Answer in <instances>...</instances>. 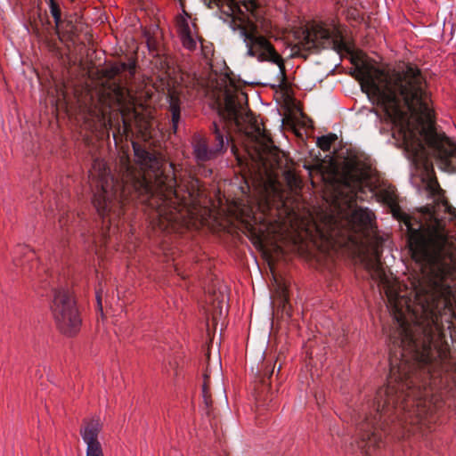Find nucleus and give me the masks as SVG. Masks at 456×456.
<instances>
[{
    "label": "nucleus",
    "mask_w": 456,
    "mask_h": 456,
    "mask_svg": "<svg viewBox=\"0 0 456 456\" xmlns=\"http://www.w3.org/2000/svg\"><path fill=\"white\" fill-rule=\"evenodd\" d=\"M430 189L435 205L399 218L406 227L412 258L423 273L438 280L412 282L410 292L383 267L381 242L374 236V216L368 208L329 215L322 226H317L330 244L357 251L371 279L385 292L395 321L387 383L372 403L362 405L353 416L356 433H428L443 399L440 390L450 369L443 322L449 328L456 320L454 290L443 279L456 265V238L440 216L452 215V207L437 184H430Z\"/></svg>",
    "instance_id": "f257e3e1"
},
{
    "label": "nucleus",
    "mask_w": 456,
    "mask_h": 456,
    "mask_svg": "<svg viewBox=\"0 0 456 456\" xmlns=\"http://www.w3.org/2000/svg\"><path fill=\"white\" fill-rule=\"evenodd\" d=\"M135 163L127 155L120 157V180L110 174L106 163L95 159L90 170L95 186L93 203L102 219L108 236L115 234L123 214L125 201L139 198L151 208L153 224L167 232H176L188 224L199 204L200 194L198 179L188 176L179 183L160 170V160L139 143L132 142Z\"/></svg>",
    "instance_id": "f03ea898"
},
{
    "label": "nucleus",
    "mask_w": 456,
    "mask_h": 456,
    "mask_svg": "<svg viewBox=\"0 0 456 456\" xmlns=\"http://www.w3.org/2000/svg\"><path fill=\"white\" fill-rule=\"evenodd\" d=\"M362 90L384 111L393 136L416 165L428 170L431 162L444 171H456V144L436 130L429 94L420 70L407 64L393 72L372 65L358 69Z\"/></svg>",
    "instance_id": "7ed1b4c3"
},
{
    "label": "nucleus",
    "mask_w": 456,
    "mask_h": 456,
    "mask_svg": "<svg viewBox=\"0 0 456 456\" xmlns=\"http://www.w3.org/2000/svg\"><path fill=\"white\" fill-rule=\"evenodd\" d=\"M201 55L208 66L209 71L206 76L194 75L191 84L199 95L208 97L216 104L220 113L238 126L244 122H249L246 134L261 149L268 147L270 138L265 130L248 114L247 95L235 80L227 72L218 74L213 69L211 57L214 54L213 45L200 40Z\"/></svg>",
    "instance_id": "20e7f679"
},
{
    "label": "nucleus",
    "mask_w": 456,
    "mask_h": 456,
    "mask_svg": "<svg viewBox=\"0 0 456 456\" xmlns=\"http://www.w3.org/2000/svg\"><path fill=\"white\" fill-rule=\"evenodd\" d=\"M208 8L216 7L220 18L230 24L243 39L246 55L259 62H269L279 68L281 77L285 75L284 61L266 35L260 29L261 7L256 0H201Z\"/></svg>",
    "instance_id": "39448f33"
},
{
    "label": "nucleus",
    "mask_w": 456,
    "mask_h": 456,
    "mask_svg": "<svg viewBox=\"0 0 456 456\" xmlns=\"http://www.w3.org/2000/svg\"><path fill=\"white\" fill-rule=\"evenodd\" d=\"M306 50L331 48L337 52L349 51L339 27L332 22H314L304 31L300 42Z\"/></svg>",
    "instance_id": "423d86ee"
},
{
    "label": "nucleus",
    "mask_w": 456,
    "mask_h": 456,
    "mask_svg": "<svg viewBox=\"0 0 456 456\" xmlns=\"http://www.w3.org/2000/svg\"><path fill=\"white\" fill-rule=\"evenodd\" d=\"M51 309L55 322L62 333L72 336L79 330L81 319L73 297L68 289L55 290Z\"/></svg>",
    "instance_id": "0eeeda50"
},
{
    "label": "nucleus",
    "mask_w": 456,
    "mask_h": 456,
    "mask_svg": "<svg viewBox=\"0 0 456 456\" xmlns=\"http://www.w3.org/2000/svg\"><path fill=\"white\" fill-rule=\"evenodd\" d=\"M343 185L350 193L349 200L362 199L365 188H370L368 170L358 165H349L342 176Z\"/></svg>",
    "instance_id": "6e6552de"
},
{
    "label": "nucleus",
    "mask_w": 456,
    "mask_h": 456,
    "mask_svg": "<svg viewBox=\"0 0 456 456\" xmlns=\"http://www.w3.org/2000/svg\"><path fill=\"white\" fill-rule=\"evenodd\" d=\"M212 132L215 135L216 143L211 149L208 148L205 137L198 134L193 138V151L199 162H205L216 158L225 147L224 132L216 122L213 123Z\"/></svg>",
    "instance_id": "1a4fd4ad"
},
{
    "label": "nucleus",
    "mask_w": 456,
    "mask_h": 456,
    "mask_svg": "<svg viewBox=\"0 0 456 456\" xmlns=\"http://www.w3.org/2000/svg\"><path fill=\"white\" fill-rule=\"evenodd\" d=\"M102 428V423L99 418L86 420L81 427L80 435L86 444V456H103L102 444L98 439Z\"/></svg>",
    "instance_id": "9d476101"
},
{
    "label": "nucleus",
    "mask_w": 456,
    "mask_h": 456,
    "mask_svg": "<svg viewBox=\"0 0 456 456\" xmlns=\"http://www.w3.org/2000/svg\"><path fill=\"white\" fill-rule=\"evenodd\" d=\"M177 28L183 47L189 51L195 50L200 40L196 24L185 12L177 18Z\"/></svg>",
    "instance_id": "9b49d317"
},
{
    "label": "nucleus",
    "mask_w": 456,
    "mask_h": 456,
    "mask_svg": "<svg viewBox=\"0 0 456 456\" xmlns=\"http://www.w3.org/2000/svg\"><path fill=\"white\" fill-rule=\"evenodd\" d=\"M135 72L134 61L115 62L105 69V75L109 79L117 80L119 84H126Z\"/></svg>",
    "instance_id": "f8f14e48"
},
{
    "label": "nucleus",
    "mask_w": 456,
    "mask_h": 456,
    "mask_svg": "<svg viewBox=\"0 0 456 456\" xmlns=\"http://www.w3.org/2000/svg\"><path fill=\"white\" fill-rule=\"evenodd\" d=\"M169 111L171 113V123L174 133L177 131L178 124L181 119V100L176 91L172 90L168 93Z\"/></svg>",
    "instance_id": "ddd939ff"
},
{
    "label": "nucleus",
    "mask_w": 456,
    "mask_h": 456,
    "mask_svg": "<svg viewBox=\"0 0 456 456\" xmlns=\"http://www.w3.org/2000/svg\"><path fill=\"white\" fill-rule=\"evenodd\" d=\"M110 106L104 105L100 110L94 111V117L97 121V126L102 130V134H107L109 136V130L112 128L113 123L111 117H108L109 109Z\"/></svg>",
    "instance_id": "4468645a"
},
{
    "label": "nucleus",
    "mask_w": 456,
    "mask_h": 456,
    "mask_svg": "<svg viewBox=\"0 0 456 456\" xmlns=\"http://www.w3.org/2000/svg\"><path fill=\"white\" fill-rule=\"evenodd\" d=\"M121 118H122L123 125L122 126L118 125L117 130L113 132V138L115 140L116 143L118 142V136L127 137L129 135V134L133 133L132 123L130 121H128L127 118L124 115L121 116Z\"/></svg>",
    "instance_id": "2eb2a0df"
},
{
    "label": "nucleus",
    "mask_w": 456,
    "mask_h": 456,
    "mask_svg": "<svg viewBox=\"0 0 456 456\" xmlns=\"http://www.w3.org/2000/svg\"><path fill=\"white\" fill-rule=\"evenodd\" d=\"M275 284L276 297L280 300V303L283 305V307H285L289 300L287 285L283 281H277L276 279Z\"/></svg>",
    "instance_id": "dca6fc26"
},
{
    "label": "nucleus",
    "mask_w": 456,
    "mask_h": 456,
    "mask_svg": "<svg viewBox=\"0 0 456 456\" xmlns=\"http://www.w3.org/2000/svg\"><path fill=\"white\" fill-rule=\"evenodd\" d=\"M337 140V135L330 134L328 135L321 136L317 140L318 146L322 151H329L332 142Z\"/></svg>",
    "instance_id": "f3484780"
},
{
    "label": "nucleus",
    "mask_w": 456,
    "mask_h": 456,
    "mask_svg": "<svg viewBox=\"0 0 456 456\" xmlns=\"http://www.w3.org/2000/svg\"><path fill=\"white\" fill-rule=\"evenodd\" d=\"M202 393H203V397H204L206 404H208L210 403L209 379L207 374H205V377H204V383L202 386Z\"/></svg>",
    "instance_id": "a211bd4d"
},
{
    "label": "nucleus",
    "mask_w": 456,
    "mask_h": 456,
    "mask_svg": "<svg viewBox=\"0 0 456 456\" xmlns=\"http://www.w3.org/2000/svg\"><path fill=\"white\" fill-rule=\"evenodd\" d=\"M51 12L54 18L55 22L58 24L61 20V12L57 4L51 1Z\"/></svg>",
    "instance_id": "6ab92c4d"
},
{
    "label": "nucleus",
    "mask_w": 456,
    "mask_h": 456,
    "mask_svg": "<svg viewBox=\"0 0 456 456\" xmlns=\"http://www.w3.org/2000/svg\"><path fill=\"white\" fill-rule=\"evenodd\" d=\"M124 86H117L116 88L114 89V96H115V101H117L118 102H120L123 101L124 99Z\"/></svg>",
    "instance_id": "aec40b11"
},
{
    "label": "nucleus",
    "mask_w": 456,
    "mask_h": 456,
    "mask_svg": "<svg viewBox=\"0 0 456 456\" xmlns=\"http://www.w3.org/2000/svg\"><path fill=\"white\" fill-rule=\"evenodd\" d=\"M96 298H97L98 306L102 310V302H101V297H100L99 292H97V294H96Z\"/></svg>",
    "instance_id": "412c9836"
},
{
    "label": "nucleus",
    "mask_w": 456,
    "mask_h": 456,
    "mask_svg": "<svg viewBox=\"0 0 456 456\" xmlns=\"http://www.w3.org/2000/svg\"><path fill=\"white\" fill-rule=\"evenodd\" d=\"M232 151H233V153L236 155V152H235V147L232 145Z\"/></svg>",
    "instance_id": "4be33fe9"
},
{
    "label": "nucleus",
    "mask_w": 456,
    "mask_h": 456,
    "mask_svg": "<svg viewBox=\"0 0 456 456\" xmlns=\"http://www.w3.org/2000/svg\"><path fill=\"white\" fill-rule=\"evenodd\" d=\"M387 200V201H391L392 200V197H389Z\"/></svg>",
    "instance_id": "5701e85b"
}]
</instances>
